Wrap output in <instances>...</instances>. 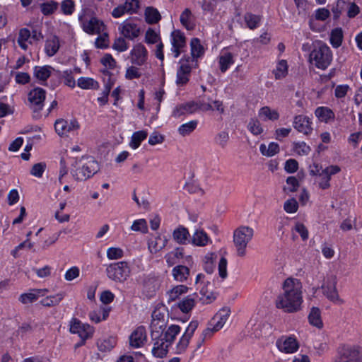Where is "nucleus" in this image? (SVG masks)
<instances>
[{
	"mask_svg": "<svg viewBox=\"0 0 362 362\" xmlns=\"http://www.w3.org/2000/svg\"><path fill=\"white\" fill-rule=\"evenodd\" d=\"M276 346L279 351L288 354L296 352L299 347L298 342L293 337H281L276 341Z\"/></svg>",
	"mask_w": 362,
	"mask_h": 362,
	"instance_id": "nucleus-18",
	"label": "nucleus"
},
{
	"mask_svg": "<svg viewBox=\"0 0 362 362\" xmlns=\"http://www.w3.org/2000/svg\"><path fill=\"white\" fill-rule=\"evenodd\" d=\"M45 169L46 164L45 163H37L32 167L30 174L35 177H41Z\"/></svg>",
	"mask_w": 362,
	"mask_h": 362,
	"instance_id": "nucleus-55",
	"label": "nucleus"
},
{
	"mask_svg": "<svg viewBox=\"0 0 362 362\" xmlns=\"http://www.w3.org/2000/svg\"><path fill=\"white\" fill-rule=\"evenodd\" d=\"M284 209L287 213H295L298 209V204L294 198H291L284 203Z\"/></svg>",
	"mask_w": 362,
	"mask_h": 362,
	"instance_id": "nucleus-56",
	"label": "nucleus"
},
{
	"mask_svg": "<svg viewBox=\"0 0 362 362\" xmlns=\"http://www.w3.org/2000/svg\"><path fill=\"white\" fill-rule=\"evenodd\" d=\"M130 54L132 64L142 66L147 60L148 52L142 44L139 43L134 46Z\"/></svg>",
	"mask_w": 362,
	"mask_h": 362,
	"instance_id": "nucleus-17",
	"label": "nucleus"
},
{
	"mask_svg": "<svg viewBox=\"0 0 362 362\" xmlns=\"http://www.w3.org/2000/svg\"><path fill=\"white\" fill-rule=\"evenodd\" d=\"M189 237L190 234L187 228L182 226H179L173 233L174 240L180 245H186L190 243Z\"/></svg>",
	"mask_w": 362,
	"mask_h": 362,
	"instance_id": "nucleus-23",
	"label": "nucleus"
},
{
	"mask_svg": "<svg viewBox=\"0 0 362 362\" xmlns=\"http://www.w3.org/2000/svg\"><path fill=\"white\" fill-rule=\"evenodd\" d=\"M112 47L118 52H124L128 49V45L123 37L115 39Z\"/></svg>",
	"mask_w": 362,
	"mask_h": 362,
	"instance_id": "nucleus-60",
	"label": "nucleus"
},
{
	"mask_svg": "<svg viewBox=\"0 0 362 362\" xmlns=\"http://www.w3.org/2000/svg\"><path fill=\"white\" fill-rule=\"evenodd\" d=\"M197 124L198 122L197 120H192L183 124L178 128V133L182 136H188L195 130Z\"/></svg>",
	"mask_w": 362,
	"mask_h": 362,
	"instance_id": "nucleus-42",
	"label": "nucleus"
},
{
	"mask_svg": "<svg viewBox=\"0 0 362 362\" xmlns=\"http://www.w3.org/2000/svg\"><path fill=\"white\" fill-rule=\"evenodd\" d=\"M58 3L53 0L44 2L40 4V8L42 13L45 16L52 14L58 8Z\"/></svg>",
	"mask_w": 362,
	"mask_h": 362,
	"instance_id": "nucleus-44",
	"label": "nucleus"
},
{
	"mask_svg": "<svg viewBox=\"0 0 362 362\" xmlns=\"http://www.w3.org/2000/svg\"><path fill=\"white\" fill-rule=\"evenodd\" d=\"M197 110V105L194 101L177 105L172 112V116L177 118L187 114H192Z\"/></svg>",
	"mask_w": 362,
	"mask_h": 362,
	"instance_id": "nucleus-21",
	"label": "nucleus"
},
{
	"mask_svg": "<svg viewBox=\"0 0 362 362\" xmlns=\"http://www.w3.org/2000/svg\"><path fill=\"white\" fill-rule=\"evenodd\" d=\"M209 240V238L206 232L203 230H197L193 234L190 242L193 245L203 247L207 245Z\"/></svg>",
	"mask_w": 362,
	"mask_h": 362,
	"instance_id": "nucleus-28",
	"label": "nucleus"
},
{
	"mask_svg": "<svg viewBox=\"0 0 362 362\" xmlns=\"http://www.w3.org/2000/svg\"><path fill=\"white\" fill-rule=\"evenodd\" d=\"M189 59L190 57L187 59L182 58L180 60V66L177 71L176 83L177 85L183 86L189 81V77L192 71Z\"/></svg>",
	"mask_w": 362,
	"mask_h": 362,
	"instance_id": "nucleus-14",
	"label": "nucleus"
},
{
	"mask_svg": "<svg viewBox=\"0 0 362 362\" xmlns=\"http://www.w3.org/2000/svg\"><path fill=\"white\" fill-rule=\"evenodd\" d=\"M247 128L254 135H259L263 132L261 124L257 119H251L248 123Z\"/></svg>",
	"mask_w": 362,
	"mask_h": 362,
	"instance_id": "nucleus-53",
	"label": "nucleus"
},
{
	"mask_svg": "<svg viewBox=\"0 0 362 362\" xmlns=\"http://www.w3.org/2000/svg\"><path fill=\"white\" fill-rule=\"evenodd\" d=\"M31 38V33L28 28H21L19 30L18 37L17 40L18 45L24 50L28 49L27 42L31 44L29 40Z\"/></svg>",
	"mask_w": 362,
	"mask_h": 362,
	"instance_id": "nucleus-33",
	"label": "nucleus"
},
{
	"mask_svg": "<svg viewBox=\"0 0 362 362\" xmlns=\"http://www.w3.org/2000/svg\"><path fill=\"white\" fill-rule=\"evenodd\" d=\"M234 62L233 55L230 52H226L220 56L219 64L221 72L224 73L228 69L230 65Z\"/></svg>",
	"mask_w": 362,
	"mask_h": 362,
	"instance_id": "nucleus-40",
	"label": "nucleus"
},
{
	"mask_svg": "<svg viewBox=\"0 0 362 362\" xmlns=\"http://www.w3.org/2000/svg\"><path fill=\"white\" fill-rule=\"evenodd\" d=\"M70 332L74 334H77L82 339V344L85 343L87 339L92 337L94 329L88 324H82L79 320L74 319L71 322Z\"/></svg>",
	"mask_w": 362,
	"mask_h": 362,
	"instance_id": "nucleus-9",
	"label": "nucleus"
},
{
	"mask_svg": "<svg viewBox=\"0 0 362 362\" xmlns=\"http://www.w3.org/2000/svg\"><path fill=\"white\" fill-rule=\"evenodd\" d=\"M82 27L83 31L90 35H100L105 31L106 28L103 22L95 17L83 21Z\"/></svg>",
	"mask_w": 362,
	"mask_h": 362,
	"instance_id": "nucleus-16",
	"label": "nucleus"
},
{
	"mask_svg": "<svg viewBox=\"0 0 362 362\" xmlns=\"http://www.w3.org/2000/svg\"><path fill=\"white\" fill-rule=\"evenodd\" d=\"M293 127L299 132L304 134H310L313 128L310 118L305 115H297L293 119Z\"/></svg>",
	"mask_w": 362,
	"mask_h": 362,
	"instance_id": "nucleus-20",
	"label": "nucleus"
},
{
	"mask_svg": "<svg viewBox=\"0 0 362 362\" xmlns=\"http://www.w3.org/2000/svg\"><path fill=\"white\" fill-rule=\"evenodd\" d=\"M188 287L185 285H178L173 287L170 291L168 292V302L174 301L177 299L180 296L187 293Z\"/></svg>",
	"mask_w": 362,
	"mask_h": 362,
	"instance_id": "nucleus-39",
	"label": "nucleus"
},
{
	"mask_svg": "<svg viewBox=\"0 0 362 362\" xmlns=\"http://www.w3.org/2000/svg\"><path fill=\"white\" fill-rule=\"evenodd\" d=\"M293 230L300 234L303 240H306L308 238V230L303 223H296Z\"/></svg>",
	"mask_w": 362,
	"mask_h": 362,
	"instance_id": "nucleus-62",
	"label": "nucleus"
},
{
	"mask_svg": "<svg viewBox=\"0 0 362 362\" xmlns=\"http://www.w3.org/2000/svg\"><path fill=\"white\" fill-rule=\"evenodd\" d=\"M146 339L144 327H137L129 337V344L133 348H139L144 345Z\"/></svg>",
	"mask_w": 362,
	"mask_h": 362,
	"instance_id": "nucleus-22",
	"label": "nucleus"
},
{
	"mask_svg": "<svg viewBox=\"0 0 362 362\" xmlns=\"http://www.w3.org/2000/svg\"><path fill=\"white\" fill-rule=\"evenodd\" d=\"M141 76L139 70L137 67L132 66L129 67L125 74V77L128 80H132L134 78H139Z\"/></svg>",
	"mask_w": 362,
	"mask_h": 362,
	"instance_id": "nucleus-61",
	"label": "nucleus"
},
{
	"mask_svg": "<svg viewBox=\"0 0 362 362\" xmlns=\"http://www.w3.org/2000/svg\"><path fill=\"white\" fill-rule=\"evenodd\" d=\"M315 114L320 121L325 122L334 117L333 112L330 109L325 107H317L315 110Z\"/></svg>",
	"mask_w": 362,
	"mask_h": 362,
	"instance_id": "nucleus-43",
	"label": "nucleus"
},
{
	"mask_svg": "<svg viewBox=\"0 0 362 362\" xmlns=\"http://www.w3.org/2000/svg\"><path fill=\"white\" fill-rule=\"evenodd\" d=\"M100 62L109 69H114L116 66V62L110 54H105L100 59Z\"/></svg>",
	"mask_w": 362,
	"mask_h": 362,
	"instance_id": "nucleus-63",
	"label": "nucleus"
},
{
	"mask_svg": "<svg viewBox=\"0 0 362 362\" xmlns=\"http://www.w3.org/2000/svg\"><path fill=\"white\" fill-rule=\"evenodd\" d=\"M74 168L71 173L76 181H86L100 170L98 163L91 156H83L76 161Z\"/></svg>",
	"mask_w": 362,
	"mask_h": 362,
	"instance_id": "nucleus-2",
	"label": "nucleus"
},
{
	"mask_svg": "<svg viewBox=\"0 0 362 362\" xmlns=\"http://www.w3.org/2000/svg\"><path fill=\"white\" fill-rule=\"evenodd\" d=\"M189 275V269L184 265H178L173 268V276L177 281H185Z\"/></svg>",
	"mask_w": 362,
	"mask_h": 362,
	"instance_id": "nucleus-29",
	"label": "nucleus"
},
{
	"mask_svg": "<svg viewBox=\"0 0 362 362\" xmlns=\"http://www.w3.org/2000/svg\"><path fill=\"white\" fill-rule=\"evenodd\" d=\"M173 47L182 49L185 46L186 38L180 30H175L171 34Z\"/></svg>",
	"mask_w": 362,
	"mask_h": 362,
	"instance_id": "nucleus-38",
	"label": "nucleus"
},
{
	"mask_svg": "<svg viewBox=\"0 0 362 362\" xmlns=\"http://www.w3.org/2000/svg\"><path fill=\"white\" fill-rule=\"evenodd\" d=\"M145 19L148 24L157 23L161 18L159 11L151 6L147 7L145 10Z\"/></svg>",
	"mask_w": 362,
	"mask_h": 362,
	"instance_id": "nucleus-30",
	"label": "nucleus"
},
{
	"mask_svg": "<svg viewBox=\"0 0 362 362\" xmlns=\"http://www.w3.org/2000/svg\"><path fill=\"white\" fill-rule=\"evenodd\" d=\"M160 337L155 339L156 341H155L152 349L153 355L157 358H163L165 356L168 354V346H170L162 338L160 339Z\"/></svg>",
	"mask_w": 362,
	"mask_h": 362,
	"instance_id": "nucleus-25",
	"label": "nucleus"
},
{
	"mask_svg": "<svg viewBox=\"0 0 362 362\" xmlns=\"http://www.w3.org/2000/svg\"><path fill=\"white\" fill-rule=\"evenodd\" d=\"M78 86L83 89H97L98 83L92 78L81 77L78 79Z\"/></svg>",
	"mask_w": 362,
	"mask_h": 362,
	"instance_id": "nucleus-41",
	"label": "nucleus"
},
{
	"mask_svg": "<svg viewBox=\"0 0 362 362\" xmlns=\"http://www.w3.org/2000/svg\"><path fill=\"white\" fill-rule=\"evenodd\" d=\"M259 151L263 156L272 157L279 151V146L277 143L272 142L267 146L265 144H262L259 146Z\"/></svg>",
	"mask_w": 362,
	"mask_h": 362,
	"instance_id": "nucleus-36",
	"label": "nucleus"
},
{
	"mask_svg": "<svg viewBox=\"0 0 362 362\" xmlns=\"http://www.w3.org/2000/svg\"><path fill=\"white\" fill-rule=\"evenodd\" d=\"M122 34L127 38L134 40L140 34V29L136 24L124 22L122 26Z\"/></svg>",
	"mask_w": 362,
	"mask_h": 362,
	"instance_id": "nucleus-26",
	"label": "nucleus"
},
{
	"mask_svg": "<svg viewBox=\"0 0 362 362\" xmlns=\"http://www.w3.org/2000/svg\"><path fill=\"white\" fill-rule=\"evenodd\" d=\"M214 298L211 293L205 292L204 288H202L199 293H194L180 300L177 303V307L182 313H188L194 307L197 300L204 304H206L210 303Z\"/></svg>",
	"mask_w": 362,
	"mask_h": 362,
	"instance_id": "nucleus-5",
	"label": "nucleus"
},
{
	"mask_svg": "<svg viewBox=\"0 0 362 362\" xmlns=\"http://www.w3.org/2000/svg\"><path fill=\"white\" fill-rule=\"evenodd\" d=\"M132 230L140 231L142 233H146L147 231V223L144 219L136 220L132 227Z\"/></svg>",
	"mask_w": 362,
	"mask_h": 362,
	"instance_id": "nucleus-59",
	"label": "nucleus"
},
{
	"mask_svg": "<svg viewBox=\"0 0 362 362\" xmlns=\"http://www.w3.org/2000/svg\"><path fill=\"white\" fill-rule=\"evenodd\" d=\"M180 332V327L178 325H170L164 333V337L162 338L165 342L170 345L175 340L176 336Z\"/></svg>",
	"mask_w": 362,
	"mask_h": 362,
	"instance_id": "nucleus-37",
	"label": "nucleus"
},
{
	"mask_svg": "<svg viewBox=\"0 0 362 362\" xmlns=\"http://www.w3.org/2000/svg\"><path fill=\"white\" fill-rule=\"evenodd\" d=\"M191 54L192 57L198 58L204 54V47L198 38H193L190 42Z\"/></svg>",
	"mask_w": 362,
	"mask_h": 362,
	"instance_id": "nucleus-46",
	"label": "nucleus"
},
{
	"mask_svg": "<svg viewBox=\"0 0 362 362\" xmlns=\"http://www.w3.org/2000/svg\"><path fill=\"white\" fill-rule=\"evenodd\" d=\"M124 252L119 247H110L107 250V257L110 259H117L123 257Z\"/></svg>",
	"mask_w": 362,
	"mask_h": 362,
	"instance_id": "nucleus-54",
	"label": "nucleus"
},
{
	"mask_svg": "<svg viewBox=\"0 0 362 362\" xmlns=\"http://www.w3.org/2000/svg\"><path fill=\"white\" fill-rule=\"evenodd\" d=\"M308 320L312 325L317 328L322 327L323 324L321 320L320 310L318 308H312L310 313L308 315Z\"/></svg>",
	"mask_w": 362,
	"mask_h": 362,
	"instance_id": "nucleus-34",
	"label": "nucleus"
},
{
	"mask_svg": "<svg viewBox=\"0 0 362 362\" xmlns=\"http://www.w3.org/2000/svg\"><path fill=\"white\" fill-rule=\"evenodd\" d=\"M108 278L117 281L124 282L129 276L131 270L127 262H118L110 264L106 269Z\"/></svg>",
	"mask_w": 362,
	"mask_h": 362,
	"instance_id": "nucleus-6",
	"label": "nucleus"
},
{
	"mask_svg": "<svg viewBox=\"0 0 362 362\" xmlns=\"http://www.w3.org/2000/svg\"><path fill=\"white\" fill-rule=\"evenodd\" d=\"M343 34L341 28H336L331 33L330 42L334 47H339L342 42Z\"/></svg>",
	"mask_w": 362,
	"mask_h": 362,
	"instance_id": "nucleus-50",
	"label": "nucleus"
},
{
	"mask_svg": "<svg viewBox=\"0 0 362 362\" xmlns=\"http://www.w3.org/2000/svg\"><path fill=\"white\" fill-rule=\"evenodd\" d=\"M64 294L60 293L55 296H52L42 299L40 303L45 307H51L58 305L64 298Z\"/></svg>",
	"mask_w": 362,
	"mask_h": 362,
	"instance_id": "nucleus-47",
	"label": "nucleus"
},
{
	"mask_svg": "<svg viewBox=\"0 0 362 362\" xmlns=\"http://www.w3.org/2000/svg\"><path fill=\"white\" fill-rule=\"evenodd\" d=\"M253 235L254 230L249 226H242L234 230L233 243L238 257H244L246 255L247 245Z\"/></svg>",
	"mask_w": 362,
	"mask_h": 362,
	"instance_id": "nucleus-3",
	"label": "nucleus"
},
{
	"mask_svg": "<svg viewBox=\"0 0 362 362\" xmlns=\"http://www.w3.org/2000/svg\"><path fill=\"white\" fill-rule=\"evenodd\" d=\"M337 280L334 275H331L327 278L325 284L322 286L323 294L332 302L337 304L343 303L340 299L337 289Z\"/></svg>",
	"mask_w": 362,
	"mask_h": 362,
	"instance_id": "nucleus-8",
	"label": "nucleus"
},
{
	"mask_svg": "<svg viewBox=\"0 0 362 362\" xmlns=\"http://www.w3.org/2000/svg\"><path fill=\"white\" fill-rule=\"evenodd\" d=\"M148 136V132L145 130L138 131L133 133L129 146L133 149H136L141 144V141L145 140Z\"/></svg>",
	"mask_w": 362,
	"mask_h": 362,
	"instance_id": "nucleus-31",
	"label": "nucleus"
},
{
	"mask_svg": "<svg viewBox=\"0 0 362 362\" xmlns=\"http://www.w3.org/2000/svg\"><path fill=\"white\" fill-rule=\"evenodd\" d=\"M192 12L189 8H185L180 15V23L187 30H192L194 28V25L191 23Z\"/></svg>",
	"mask_w": 362,
	"mask_h": 362,
	"instance_id": "nucleus-51",
	"label": "nucleus"
},
{
	"mask_svg": "<svg viewBox=\"0 0 362 362\" xmlns=\"http://www.w3.org/2000/svg\"><path fill=\"white\" fill-rule=\"evenodd\" d=\"M276 79L285 77L288 73V66L286 60H281L278 63L276 69L274 70Z\"/></svg>",
	"mask_w": 362,
	"mask_h": 362,
	"instance_id": "nucleus-49",
	"label": "nucleus"
},
{
	"mask_svg": "<svg viewBox=\"0 0 362 362\" xmlns=\"http://www.w3.org/2000/svg\"><path fill=\"white\" fill-rule=\"evenodd\" d=\"M332 54L329 47L325 44H320L310 54L309 60L311 64L320 69H325L330 64Z\"/></svg>",
	"mask_w": 362,
	"mask_h": 362,
	"instance_id": "nucleus-4",
	"label": "nucleus"
},
{
	"mask_svg": "<svg viewBox=\"0 0 362 362\" xmlns=\"http://www.w3.org/2000/svg\"><path fill=\"white\" fill-rule=\"evenodd\" d=\"M116 344L114 338H108L98 341V348L102 352L110 351Z\"/></svg>",
	"mask_w": 362,
	"mask_h": 362,
	"instance_id": "nucleus-48",
	"label": "nucleus"
},
{
	"mask_svg": "<svg viewBox=\"0 0 362 362\" xmlns=\"http://www.w3.org/2000/svg\"><path fill=\"white\" fill-rule=\"evenodd\" d=\"M45 95L46 92L42 88H35L30 91L28 94V101L30 108L34 112H37L42 109Z\"/></svg>",
	"mask_w": 362,
	"mask_h": 362,
	"instance_id": "nucleus-10",
	"label": "nucleus"
},
{
	"mask_svg": "<svg viewBox=\"0 0 362 362\" xmlns=\"http://www.w3.org/2000/svg\"><path fill=\"white\" fill-rule=\"evenodd\" d=\"M167 242L165 237L158 235L148 241V249L151 253H156L165 247Z\"/></svg>",
	"mask_w": 362,
	"mask_h": 362,
	"instance_id": "nucleus-27",
	"label": "nucleus"
},
{
	"mask_svg": "<svg viewBox=\"0 0 362 362\" xmlns=\"http://www.w3.org/2000/svg\"><path fill=\"white\" fill-rule=\"evenodd\" d=\"M259 117L274 121L279 119V114L276 110H272L268 106H264L259 110Z\"/></svg>",
	"mask_w": 362,
	"mask_h": 362,
	"instance_id": "nucleus-45",
	"label": "nucleus"
},
{
	"mask_svg": "<svg viewBox=\"0 0 362 362\" xmlns=\"http://www.w3.org/2000/svg\"><path fill=\"white\" fill-rule=\"evenodd\" d=\"M282 293L275 300V305L284 313H293L301 309L303 303L302 284L293 278L286 279L282 286Z\"/></svg>",
	"mask_w": 362,
	"mask_h": 362,
	"instance_id": "nucleus-1",
	"label": "nucleus"
},
{
	"mask_svg": "<svg viewBox=\"0 0 362 362\" xmlns=\"http://www.w3.org/2000/svg\"><path fill=\"white\" fill-rule=\"evenodd\" d=\"M61 9L64 14L71 15L74 10V2L72 0H64L61 4Z\"/></svg>",
	"mask_w": 362,
	"mask_h": 362,
	"instance_id": "nucleus-58",
	"label": "nucleus"
},
{
	"mask_svg": "<svg viewBox=\"0 0 362 362\" xmlns=\"http://www.w3.org/2000/svg\"><path fill=\"white\" fill-rule=\"evenodd\" d=\"M230 313V311L228 308L219 310L211 320L209 327L204 330V337H210L214 332L221 329L228 320Z\"/></svg>",
	"mask_w": 362,
	"mask_h": 362,
	"instance_id": "nucleus-7",
	"label": "nucleus"
},
{
	"mask_svg": "<svg viewBox=\"0 0 362 362\" xmlns=\"http://www.w3.org/2000/svg\"><path fill=\"white\" fill-rule=\"evenodd\" d=\"M361 356L358 346L344 345L340 351L339 362H361Z\"/></svg>",
	"mask_w": 362,
	"mask_h": 362,
	"instance_id": "nucleus-11",
	"label": "nucleus"
},
{
	"mask_svg": "<svg viewBox=\"0 0 362 362\" xmlns=\"http://www.w3.org/2000/svg\"><path fill=\"white\" fill-rule=\"evenodd\" d=\"M52 70L53 68L50 66H35L34 75L37 79L45 81L50 76Z\"/></svg>",
	"mask_w": 362,
	"mask_h": 362,
	"instance_id": "nucleus-35",
	"label": "nucleus"
},
{
	"mask_svg": "<svg viewBox=\"0 0 362 362\" xmlns=\"http://www.w3.org/2000/svg\"><path fill=\"white\" fill-rule=\"evenodd\" d=\"M80 270L77 267H72L66 271L64 278L66 281H72L79 276Z\"/></svg>",
	"mask_w": 362,
	"mask_h": 362,
	"instance_id": "nucleus-64",
	"label": "nucleus"
},
{
	"mask_svg": "<svg viewBox=\"0 0 362 362\" xmlns=\"http://www.w3.org/2000/svg\"><path fill=\"white\" fill-rule=\"evenodd\" d=\"M189 59L190 57L187 59L182 58L180 60V66L177 71L176 83L177 85L183 86L189 81V77L192 71Z\"/></svg>",
	"mask_w": 362,
	"mask_h": 362,
	"instance_id": "nucleus-15",
	"label": "nucleus"
},
{
	"mask_svg": "<svg viewBox=\"0 0 362 362\" xmlns=\"http://www.w3.org/2000/svg\"><path fill=\"white\" fill-rule=\"evenodd\" d=\"M78 128L79 124L76 119L67 121L64 119H59L54 123L55 131L60 136L66 135L68 133L77 130Z\"/></svg>",
	"mask_w": 362,
	"mask_h": 362,
	"instance_id": "nucleus-13",
	"label": "nucleus"
},
{
	"mask_svg": "<svg viewBox=\"0 0 362 362\" xmlns=\"http://www.w3.org/2000/svg\"><path fill=\"white\" fill-rule=\"evenodd\" d=\"M59 48V40L57 37L54 36L47 40L45 44V52L49 57L54 56Z\"/></svg>",
	"mask_w": 362,
	"mask_h": 362,
	"instance_id": "nucleus-32",
	"label": "nucleus"
},
{
	"mask_svg": "<svg viewBox=\"0 0 362 362\" xmlns=\"http://www.w3.org/2000/svg\"><path fill=\"white\" fill-rule=\"evenodd\" d=\"M139 7V0H126L124 4H121L113 9L112 15L115 18H119L125 13H136Z\"/></svg>",
	"mask_w": 362,
	"mask_h": 362,
	"instance_id": "nucleus-12",
	"label": "nucleus"
},
{
	"mask_svg": "<svg viewBox=\"0 0 362 362\" xmlns=\"http://www.w3.org/2000/svg\"><path fill=\"white\" fill-rule=\"evenodd\" d=\"M245 21L250 29H255L257 27L260 22V17L257 15H254L250 13H247L245 15Z\"/></svg>",
	"mask_w": 362,
	"mask_h": 362,
	"instance_id": "nucleus-52",
	"label": "nucleus"
},
{
	"mask_svg": "<svg viewBox=\"0 0 362 362\" xmlns=\"http://www.w3.org/2000/svg\"><path fill=\"white\" fill-rule=\"evenodd\" d=\"M319 178L318 186L320 189H327L329 188L331 178L323 170L321 171Z\"/></svg>",
	"mask_w": 362,
	"mask_h": 362,
	"instance_id": "nucleus-57",
	"label": "nucleus"
},
{
	"mask_svg": "<svg viewBox=\"0 0 362 362\" xmlns=\"http://www.w3.org/2000/svg\"><path fill=\"white\" fill-rule=\"evenodd\" d=\"M47 291V289H35L30 293L21 294L19 300L23 304L31 303L37 300L40 296H44Z\"/></svg>",
	"mask_w": 362,
	"mask_h": 362,
	"instance_id": "nucleus-24",
	"label": "nucleus"
},
{
	"mask_svg": "<svg viewBox=\"0 0 362 362\" xmlns=\"http://www.w3.org/2000/svg\"><path fill=\"white\" fill-rule=\"evenodd\" d=\"M152 322L151 325V337L153 339H156L159 337H161L162 332L157 330V328L162 329L165 325L164 324V314L160 313L158 310H155L152 313Z\"/></svg>",
	"mask_w": 362,
	"mask_h": 362,
	"instance_id": "nucleus-19",
	"label": "nucleus"
}]
</instances>
